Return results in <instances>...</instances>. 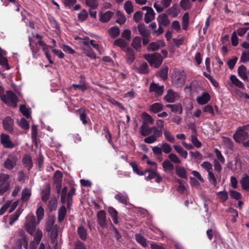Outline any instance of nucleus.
I'll return each instance as SVG.
<instances>
[{
    "instance_id": "f257e3e1",
    "label": "nucleus",
    "mask_w": 249,
    "mask_h": 249,
    "mask_svg": "<svg viewBox=\"0 0 249 249\" xmlns=\"http://www.w3.org/2000/svg\"><path fill=\"white\" fill-rule=\"evenodd\" d=\"M151 66H153L155 68H159L161 65L163 58L162 55L158 53L152 54H147L143 55Z\"/></svg>"
},
{
    "instance_id": "f03ea898",
    "label": "nucleus",
    "mask_w": 249,
    "mask_h": 249,
    "mask_svg": "<svg viewBox=\"0 0 249 249\" xmlns=\"http://www.w3.org/2000/svg\"><path fill=\"white\" fill-rule=\"evenodd\" d=\"M0 98L1 101L5 103H10L13 106H16L18 97L16 94L12 90H7L6 94L3 93V88L0 87Z\"/></svg>"
},
{
    "instance_id": "7ed1b4c3",
    "label": "nucleus",
    "mask_w": 249,
    "mask_h": 249,
    "mask_svg": "<svg viewBox=\"0 0 249 249\" xmlns=\"http://www.w3.org/2000/svg\"><path fill=\"white\" fill-rule=\"evenodd\" d=\"M9 178L10 176L8 174L3 173L0 174V196L3 195L10 189Z\"/></svg>"
},
{
    "instance_id": "20e7f679",
    "label": "nucleus",
    "mask_w": 249,
    "mask_h": 249,
    "mask_svg": "<svg viewBox=\"0 0 249 249\" xmlns=\"http://www.w3.org/2000/svg\"><path fill=\"white\" fill-rule=\"evenodd\" d=\"M186 75L183 71H176L172 76V83L177 87H180L185 83Z\"/></svg>"
},
{
    "instance_id": "39448f33",
    "label": "nucleus",
    "mask_w": 249,
    "mask_h": 249,
    "mask_svg": "<svg viewBox=\"0 0 249 249\" xmlns=\"http://www.w3.org/2000/svg\"><path fill=\"white\" fill-rule=\"evenodd\" d=\"M18 158L14 154H10L4 163V167L8 170L12 169L17 164Z\"/></svg>"
},
{
    "instance_id": "423d86ee",
    "label": "nucleus",
    "mask_w": 249,
    "mask_h": 249,
    "mask_svg": "<svg viewBox=\"0 0 249 249\" xmlns=\"http://www.w3.org/2000/svg\"><path fill=\"white\" fill-rule=\"evenodd\" d=\"M249 134L246 131L238 127L233 137L234 140L237 142L240 143L243 141L247 140L248 139Z\"/></svg>"
},
{
    "instance_id": "0eeeda50",
    "label": "nucleus",
    "mask_w": 249,
    "mask_h": 249,
    "mask_svg": "<svg viewBox=\"0 0 249 249\" xmlns=\"http://www.w3.org/2000/svg\"><path fill=\"white\" fill-rule=\"evenodd\" d=\"M29 41L30 42L29 46L34 55L36 54L39 50V48L37 46V45L40 46L44 45L45 44V42L42 39H40L38 41H36L31 36H29Z\"/></svg>"
},
{
    "instance_id": "6e6552de",
    "label": "nucleus",
    "mask_w": 249,
    "mask_h": 249,
    "mask_svg": "<svg viewBox=\"0 0 249 249\" xmlns=\"http://www.w3.org/2000/svg\"><path fill=\"white\" fill-rule=\"evenodd\" d=\"M0 137L1 143L4 147L12 149L15 147L14 144L10 141L8 135L2 133Z\"/></svg>"
},
{
    "instance_id": "1a4fd4ad",
    "label": "nucleus",
    "mask_w": 249,
    "mask_h": 249,
    "mask_svg": "<svg viewBox=\"0 0 249 249\" xmlns=\"http://www.w3.org/2000/svg\"><path fill=\"white\" fill-rule=\"evenodd\" d=\"M36 225V219L33 217L25 225L27 231L32 235L35 231Z\"/></svg>"
},
{
    "instance_id": "9d476101",
    "label": "nucleus",
    "mask_w": 249,
    "mask_h": 249,
    "mask_svg": "<svg viewBox=\"0 0 249 249\" xmlns=\"http://www.w3.org/2000/svg\"><path fill=\"white\" fill-rule=\"evenodd\" d=\"M13 120L10 117H7L3 120V126L5 130L12 133L14 131L13 125Z\"/></svg>"
},
{
    "instance_id": "9b49d317",
    "label": "nucleus",
    "mask_w": 249,
    "mask_h": 249,
    "mask_svg": "<svg viewBox=\"0 0 249 249\" xmlns=\"http://www.w3.org/2000/svg\"><path fill=\"white\" fill-rule=\"evenodd\" d=\"M237 72L239 76L244 81L247 82L249 81V77L247 75L248 73V70H247V68L244 65H240L238 67Z\"/></svg>"
},
{
    "instance_id": "f8f14e48",
    "label": "nucleus",
    "mask_w": 249,
    "mask_h": 249,
    "mask_svg": "<svg viewBox=\"0 0 249 249\" xmlns=\"http://www.w3.org/2000/svg\"><path fill=\"white\" fill-rule=\"evenodd\" d=\"M98 223L102 227L107 226L106 215L105 211L104 210L99 211L97 214Z\"/></svg>"
},
{
    "instance_id": "ddd939ff",
    "label": "nucleus",
    "mask_w": 249,
    "mask_h": 249,
    "mask_svg": "<svg viewBox=\"0 0 249 249\" xmlns=\"http://www.w3.org/2000/svg\"><path fill=\"white\" fill-rule=\"evenodd\" d=\"M149 89L150 91L155 92L159 95H161L164 91V86H160L159 84L152 82L150 85Z\"/></svg>"
},
{
    "instance_id": "4468645a",
    "label": "nucleus",
    "mask_w": 249,
    "mask_h": 249,
    "mask_svg": "<svg viewBox=\"0 0 249 249\" xmlns=\"http://www.w3.org/2000/svg\"><path fill=\"white\" fill-rule=\"evenodd\" d=\"M51 195V185L47 184L41 192V199L44 202H47Z\"/></svg>"
},
{
    "instance_id": "2eb2a0df",
    "label": "nucleus",
    "mask_w": 249,
    "mask_h": 249,
    "mask_svg": "<svg viewBox=\"0 0 249 249\" xmlns=\"http://www.w3.org/2000/svg\"><path fill=\"white\" fill-rule=\"evenodd\" d=\"M196 100L198 104L204 105L210 100V96L208 92H204L201 95L197 97Z\"/></svg>"
},
{
    "instance_id": "dca6fc26",
    "label": "nucleus",
    "mask_w": 249,
    "mask_h": 249,
    "mask_svg": "<svg viewBox=\"0 0 249 249\" xmlns=\"http://www.w3.org/2000/svg\"><path fill=\"white\" fill-rule=\"evenodd\" d=\"M137 28L140 34L142 37H149L150 36V32L143 23H140L137 26Z\"/></svg>"
},
{
    "instance_id": "f3484780",
    "label": "nucleus",
    "mask_w": 249,
    "mask_h": 249,
    "mask_svg": "<svg viewBox=\"0 0 249 249\" xmlns=\"http://www.w3.org/2000/svg\"><path fill=\"white\" fill-rule=\"evenodd\" d=\"M42 237V232L40 230L38 229L34 235V240L30 242V246L36 247L39 244Z\"/></svg>"
},
{
    "instance_id": "a211bd4d",
    "label": "nucleus",
    "mask_w": 249,
    "mask_h": 249,
    "mask_svg": "<svg viewBox=\"0 0 249 249\" xmlns=\"http://www.w3.org/2000/svg\"><path fill=\"white\" fill-rule=\"evenodd\" d=\"M77 114L79 115L80 120L84 125L88 124V120L86 114V110L84 108H80L76 110Z\"/></svg>"
},
{
    "instance_id": "6ab92c4d",
    "label": "nucleus",
    "mask_w": 249,
    "mask_h": 249,
    "mask_svg": "<svg viewBox=\"0 0 249 249\" xmlns=\"http://www.w3.org/2000/svg\"><path fill=\"white\" fill-rule=\"evenodd\" d=\"M113 45L114 46L119 47L123 51L126 50V49L129 48V47L127 45L128 44L126 42V41L122 38H119L116 39L114 41Z\"/></svg>"
},
{
    "instance_id": "aec40b11",
    "label": "nucleus",
    "mask_w": 249,
    "mask_h": 249,
    "mask_svg": "<svg viewBox=\"0 0 249 249\" xmlns=\"http://www.w3.org/2000/svg\"><path fill=\"white\" fill-rule=\"evenodd\" d=\"M124 52L126 53L127 63L129 64H131L135 59L134 51L131 48L129 47Z\"/></svg>"
},
{
    "instance_id": "412c9836",
    "label": "nucleus",
    "mask_w": 249,
    "mask_h": 249,
    "mask_svg": "<svg viewBox=\"0 0 249 249\" xmlns=\"http://www.w3.org/2000/svg\"><path fill=\"white\" fill-rule=\"evenodd\" d=\"M137 72L142 74H147L149 71V69L148 64L146 62H142L139 67L136 68Z\"/></svg>"
},
{
    "instance_id": "4be33fe9",
    "label": "nucleus",
    "mask_w": 249,
    "mask_h": 249,
    "mask_svg": "<svg viewBox=\"0 0 249 249\" xmlns=\"http://www.w3.org/2000/svg\"><path fill=\"white\" fill-rule=\"evenodd\" d=\"M177 93L169 89L167 90L166 95L164 97V99L167 102L173 103L176 99Z\"/></svg>"
},
{
    "instance_id": "5701e85b",
    "label": "nucleus",
    "mask_w": 249,
    "mask_h": 249,
    "mask_svg": "<svg viewBox=\"0 0 249 249\" xmlns=\"http://www.w3.org/2000/svg\"><path fill=\"white\" fill-rule=\"evenodd\" d=\"M159 24H161L164 26H167L170 23V21L168 17L165 14H160L158 18Z\"/></svg>"
},
{
    "instance_id": "b1692460",
    "label": "nucleus",
    "mask_w": 249,
    "mask_h": 249,
    "mask_svg": "<svg viewBox=\"0 0 249 249\" xmlns=\"http://www.w3.org/2000/svg\"><path fill=\"white\" fill-rule=\"evenodd\" d=\"M135 238L136 241L143 248H145L147 246L146 239L141 234H135Z\"/></svg>"
},
{
    "instance_id": "393cba45",
    "label": "nucleus",
    "mask_w": 249,
    "mask_h": 249,
    "mask_svg": "<svg viewBox=\"0 0 249 249\" xmlns=\"http://www.w3.org/2000/svg\"><path fill=\"white\" fill-rule=\"evenodd\" d=\"M240 183L244 190H249V177L247 174H245L243 175L240 180Z\"/></svg>"
},
{
    "instance_id": "a878e982",
    "label": "nucleus",
    "mask_w": 249,
    "mask_h": 249,
    "mask_svg": "<svg viewBox=\"0 0 249 249\" xmlns=\"http://www.w3.org/2000/svg\"><path fill=\"white\" fill-rule=\"evenodd\" d=\"M230 79L233 85L240 89L244 88V84L243 83L239 80L235 75H231Z\"/></svg>"
},
{
    "instance_id": "bb28decb",
    "label": "nucleus",
    "mask_w": 249,
    "mask_h": 249,
    "mask_svg": "<svg viewBox=\"0 0 249 249\" xmlns=\"http://www.w3.org/2000/svg\"><path fill=\"white\" fill-rule=\"evenodd\" d=\"M175 169L176 174L178 177L185 179L187 178V173L183 167L176 166Z\"/></svg>"
},
{
    "instance_id": "cd10ccee",
    "label": "nucleus",
    "mask_w": 249,
    "mask_h": 249,
    "mask_svg": "<svg viewBox=\"0 0 249 249\" xmlns=\"http://www.w3.org/2000/svg\"><path fill=\"white\" fill-rule=\"evenodd\" d=\"M113 13L110 11L106 12L104 14H100V20L103 23L108 21L113 15Z\"/></svg>"
},
{
    "instance_id": "c85d7f7f",
    "label": "nucleus",
    "mask_w": 249,
    "mask_h": 249,
    "mask_svg": "<svg viewBox=\"0 0 249 249\" xmlns=\"http://www.w3.org/2000/svg\"><path fill=\"white\" fill-rule=\"evenodd\" d=\"M155 13L153 9L146 12L144 15V21L146 23H148L155 18Z\"/></svg>"
},
{
    "instance_id": "c756f323",
    "label": "nucleus",
    "mask_w": 249,
    "mask_h": 249,
    "mask_svg": "<svg viewBox=\"0 0 249 249\" xmlns=\"http://www.w3.org/2000/svg\"><path fill=\"white\" fill-rule=\"evenodd\" d=\"M173 147L176 152L181 155L184 159H186L188 157V153L179 145H174Z\"/></svg>"
},
{
    "instance_id": "7c9ffc66",
    "label": "nucleus",
    "mask_w": 249,
    "mask_h": 249,
    "mask_svg": "<svg viewBox=\"0 0 249 249\" xmlns=\"http://www.w3.org/2000/svg\"><path fill=\"white\" fill-rule=\"evenodd\" d=\"M67 210L65 206H62L58 211V220L59 222H62L66 215Z\"/></svg>"
},
{
    "instance_id": "2f4dec72",
    "label": "nucleus",
    "mask_w": 249,
    "mask_h": 249,
    "mask_svg": "<svg viewBox=\"0 0 249 249\" xmlns=\"http://www.w3.org/2000/svg\"><path fill=\"white\" fill-rule=\"evenodd\" d=\"M150 111L155 113L159 112L162 110L163 106L161 104L155 103L151 105L150 107Z\"/></svg>"
},
{
    "instance_id": "473e14b6",
    "label": "nucleus",
    "mask_w": 249,
    "mask_h": 249,
    "mask_svg": "<svg viewBox=\"0 0 249 249\" xmlns=\"http://www.w3.org/2000/svg\"><path fill=\"white\" fill-rule=\"evenodd\" d=\"M77 233L82 240H86L87 237V230L83 226H79L77 229Z\"/></svg>"
},
{
    "instance_id": "72a5a7b5",
    "label": "nucleus",
    "mask_w": 249,
    "mask_h": 249,
    "mask_svg": "<svg viewBox=\"0 0 249 249\" xmlns=\"http://www.w3.org/2000/svg\"><path fill=\"white\" fill-rule=\"evenodd\" d=\"M108 212L110 216H111L113 222L115 224H117L118 223L117 211L113 207H109L108 208Z\"/></svg>"
},
{
    "instance_id": "f704fd0d",
    "label": "nucleus",
    "mask_w": 249,
    "mask_h": 249,
    "mask_svg": "<svg viewBox=\"0 0 249 249\" xmlns=\"http://www.w3.org/2000/svg\"><path fill=\"white\" fill-rule=\"evenodd\" d=\"M22 162L28 170H30L32 168L33 166V162L29 156L25 155L23 158Z\"/></svg>"
},
{
    "instance_id": "c9c22d12",
    "label": "nucleus",
    "mask_w": 249,
    "mask_h": 249,
    "mask_svg": "<svg viewBox=\"0 0 249 249\" xmlns=\"http://www.w3.org/2000/svg\"><path fill=\"white\" fill-rule=\"evenodd\" d=\"M120 33V29L117 26L112 27L108 30V34L113 38H116L118 36Z\"/></svg>"
},
{
    "instance_id": "e433bc0d",
    "label": "nucleus",
    "mask_w": 249,
    "mask_h": 249,
    "mask_svg": "<svg viewBox=\"0 0 249 249\" xmlns=\"http://www.w3.org/2000/svg\"><path fill=\"white\" fill-rule=\"evenodd\" d=\"M31 196V191L28 188H25L22 192L21 199L23 202L28 200Z\"/></svg>"
},
{
    "instance_id": "4c0bfd02",
    "label": "nucleus",
    "mask_w": 249,
    "mask_h": 249,
    "mask_svg": "<svg viewBox=\"0 0 249 249\" xmlns=\"http://www.w3.org/2000/svg\"><path fill=\"white\" fill-rule=\"evenodd\" d=\"M22 211L23 210L21 209H18L16 212L11 215L9 221L10 225H13L18 219Z\"/></svg>"
},
{
    "instance_id": "58836bf2",
    "label": "nucleus",
    "mask_w": 249,
    "mask_h": 249,
    "mask_svg": "<svg viewBox=\"0 0 249 249\" xmlns=\"http://www.w3.org/2000/svg\"><path fill=\"white\" fill-rule=\"evenodd\" d=\"M142 39L140 36L135 37L131 43V46L136 50H138L141 48Z\"/></svg>"
},
{
    "instance_id": "ea45409f",
    "label": "nucleus",
    "mask_w": 249,
    "mask_h": 249,
    "mask_svg": "<svg viewBox=\"0 0 249 249\" xmlns=\"http://www.w3.org/2000/svg\"><path fill=\"white\" fill-rule=\"evenodd\" d=\"M162 167L165 171L172 172L174 168V165L168 160H165L162 163Z\"/></svg>"
},
{
    "instance_id": "a19ab883",
    "label": "nucleus",
    "mask_w": 249,
    "mask_h": 249,
    "mask_svg": "<svg viewBox=\"0 0 249 249\" xmlns=\"http://www.w3.org/2000/svg\"><path fill=\"white\" fill-rule=\"evenodd\" d=\"M63 175L62 173L57 170L56 171L53 176L54 184H62Z\"/></svg>"
},
{
    "instance_id": "79ce46f5",
    "label": "nucleus",
    "mask_w": 249,
    "mask_h": 249,
    "mask_svg": "<svg viewBox=\"0 0 249 249\" xmlns=\"http://www.w3.org/2000/svg\"><path fill=\"white\" fill-rule=\"evenodd\" d=\"M84 53L88 57L94 59L96 58V54L90 46L87 47L83 49Z\"/></svg>"
},
{
    "instance_id": "37998d69",
    "label": "nucleus",
    "mask_w": 249,
    "mask_h": 249,
    "mask_svg": "<svg viewBox=\"0 0 249 249\" xmlns=\"http://www.w3.org/2000/svg\"><path fill=\"white\" fill-rule=\"evenodd\" d=\"M115 198L125 205L127 204V196L120 193L116 194L115 196Z\"/></svg>"
},
{
    "instance_id": "c03bdc74",
    "label": "nucleus",
    "mask_w": 249,
    "mask_h": 249,
    "mask_svg": "<svg viewBox=\"0 0 249 249\" xmlns=\"http://www.w3.org/2000/svg\"><path fill=\"white\" fill-rule=\"evenodd\" d=\"M143 122L144 124H152L154 123V120L152 117L148 114L144 112L142 113Z\"/></svg>"
},
{
    "instance_id": "a18cd8bd",
    "label": "nucleus",
    "mask_w": 249,
    "mask_h": 249,
    "mask_svg": "<svg viewBox=\"0 0 249 249\" xmlns=\"http://www.w3.org/2000/svg\"><path fill=\"white\" fill-rule=\"evenodd\" d=\"M124 8L128 14H131L133 12V7L131 1H126L124 4Z\"/></svg>"
},
{
    "instance_id": "49530a36",
    "label": "nucleus",
    "mask_w": 249,
    "mask_h": 249,
    "mask_svg": "<svg viewBox=\"0 0 249 249\" xmlns=\"http://www.w3.org/2000/svg\"><path fill=\"white\" fill-rule=\"evenodd\" d=\"M168 67L164 66L159 72V76L163 79L166 80L168 77Z\"/></svg>"
},
{
    "instance_id": "de8ad7c7",
    "label": "nucleus",
    "mask_w": 249,
    "mask_h": 249,
    "mask_svg": "<svg viewBox=\"0 0 249 249\" xmlns=\"http://www.w3.org/2000/svg\"><path fill=\"white\" fill-rule=\"evenodd\" d=\"M189 20V15L186 13L182 17V29L186 30L188 27Z\"/></svg>"
},
{
    "instance_id": "09e8293b",
    "label": "nucleus",
    "mask_w": 249,
    "mask_h": 249,
    "mask_svg": "<svg viewBox=\"0 0 249 249\" xmlns=\"http://www.w3.org/2000/svg\"><path fill=\"white\" fill-rule=\"evenodd\" d=\"M48 207L50 211H54L57 207V200L55 197H52L49 201Z\"/></svg>"
},
{
    "instance_id": "8fccbe9b",
    "label": "nucleus",
    "mask_w": 249,
    "mask_h": 249,
    "mask_svg": "<svg viewBox=\"0 0 249 249\" xmlns=\"http://www.w3.org/2000/svg\"><path fill=\"white\" fill-rule=\"evenodd\" d=\"M116 14L119 19L116 20V22L120 24V25L124 24L126 20L125 16L120 11H118Z\"/></svg>"
},
{
    "instance_id": "3c124183",
    "label": "nucleus",
    "mask_w": 249,
    "mask_h": 249,
    "mask_svg": "<svg viewBox=\"0 0 249 249\" xmlns=\"http://www.w3.org/2000/svg\"><path fill=\"white\" fill-rule=\"evenodd\" d=\"M18 124L21 128L24 129H28L29 128V124L28 121L25 118H22L18 121Z\"/></svg>"
},
{
    "instance_id": "603ef678",
    "label": "nucleus",
    "mask_w": 249,
    "mask_h": 249,
    "mask_svg": "<svg viewBox=\"0 0 249 249\" xmlns=\"http://www.w3.org/2000/svg\"><path fill=\"white\" fill-rule=\"evenodd\" d=\"M161 147L162 149V151L166 154L170 153L172 150L171 145L166 142H162Z\"/></svg>"
},
{
    "instance_id": "864d4df0",
    "label": "nucleus",
    "mask_w": 249,
    "mask_h": 249,
    "mask_svg": "<svg viewBox=\"0 0 249 249\" xmlns=\"http://www.w3.org/2000/svg\"><path fill=\"white\" fill-rule=\"evenodd\" d=\"M158 137L157 135L153 134L146 137L144 139V142L146 143H152L157 141V138Z\"/></svg>"
},
{
    "instance_id": "5fc2aeb1",
    "label": "nucleus",
    "mask_w": 249,
    "mask_h": 249,
    "mask_svg": "<svg viewBox=\"0 0 249 249\" xmlns=\"http://www.w3.org/2000/svg\"><path fill=\"white\" fill-rule=\"evenodd\" d=\"M214 153L216 156L217 160L221 163H224L225 160L221 152L217 148H215L214 149Z\"/></svg>"
},
{
    "instance_id": "6e6d98bb",
    "label": "nucleus",
    "mask_w": 249,
    "mask_h": 249,
    "mask_svg": "<svg viewBox=\"0 0 249 249\" xmlns=\"http://www.w3.org/2000/svg\"><path fill=\"white\" fill-rule=\"evenodd\" d=\"M97 0H86V3L92 9H96L98 6Z\"/></svg>"
},
{
    "instance_id": "4d7b16f0",
    "label": "nucleus",
    "mask_w": 249,
    "mask_h": 249,
    "mask_svg": "<svg viewBox=\"0 0 249 249\" xmlns=\"http://www.w3.org/2000/svg\"><path fill=\"white\" fill-rule=\"evenodd\" d=\"M191 142L194 146L196 148H200L202 146L201 142L198 140L196 135H192L191 136Z\"/></svg>"
},
{
    "instance_id": "13d9d810",
    "label": "nucleus",
    "mask_w": 249,
    "mask_h": 249,
    "mask_svg": "<svg viewBox=\"0 0 249 249\" xmlns=\"http://www.w3.org/2000/svg\"><path fill=\"white\" fill-rule=\"evenodd\" d=\"M180 4L182 8L185 10L190 9L191 6L190 0H181Z\"/></svg>"
},
{
    "instance_id": "bf43d9fd",
    "label": "nucleus",
    "mask_w": 249,
    "mask_h": 249,
    "mask_svg": "<svg viewBox=\"0 0 249 249\" xmlns=\"http://www.w3.org/2000/svg\"><path fill=\"white\" fill-rule=\"evenodd\" d=\"M208 178L209 181L211 182V183L213 184L214 186H216V185L217 184V180L215 178V177L212 171L209 172V173H208Z\"/></svg>"
},
{
    "instance_id": "052dcab7",
    "label": "nucleus",
    "mask_w": 249,
    "mask_h": 249,
    "mask_svg": "<svg viewBox=\"0 0 249 249\" xmlns=\"http://www.w3.org/2000/svg\"><path fill=\"white\" fill-rule=\"evenodd\" d=\"M88 14L87 11L85 9L82 11L78 15V20L80 21H85L88 18Z\"/></svg>"
},
{
    "instance_id": "680f3d73",
    "label": "nucleus",
    "mask_w": 249,
    "mask_h": 249,
    "mask_svg": "<svg viewBox=\"0 0 249 249\" xmlns=\"http://www.w3.org/2000/svg\"><path fill=\"white\" fill-rule=\"evenodd\" d=\"M168 158L170 160L176 164H180L181 163V160L178 158V157L174 153H171L168 155Z\"/></svg>"
},
{
    "instance_id": "e2e57ef3",
    "label": "nucleus",
    "mask_w": 249,
    "mask_h": 249,
    "mask_svg": "<svg viewBox=\"0 0 249 249\" xmlns=\"http://www.w3.org/2000/svg\"><path fill=\"white\" fill-rule=\"evenodd\" d=\"M20 111L21 112L22 114L26 118H29L30 117V114L28 109H27L26 106L24 105H22L20 106Z\"/></svg>"
},
{
    "instance_id": "0e129e2a",
    "label": "nucleus",
    "mask_w": 249,
    "mask_h": 249,
    "mask_svg": "<svg viewBox=\"0 0 249 249\" xmlns=\"http://www.w3.org/2000/svg\"><path fill=\"white\" fill-rule=\"evenodd\" d=\"M201 166L206 170L208 172V173H209V172H212L213 170V165L212 164L208 162V161H204L201 164Z\"/></svg>"
},
{
    "instance_id": "69168bd1",
    "label": "nucleus",
    "mask_w": 249,
    "mask_h": 249,
    "mask_svg": "<svg viewBox=\"0 0 249 249\" xmlns=\"http://www.w3.org/2000/svg\"><path fill=\"white\" fill-rule=\"evenodd\" d=\"M56 226H54V220H49L46 226V230L48 232H50L53 229V228H56Z\"/></svg>"
},
{
    "instance_id": "338daca9",
    "label": "nucleus",
    "mask_w": 249,
    "mask_h": 249,
    "mask_svg": "<svg viewBox=\"0 0 249 249\" xmlns=\"http://www.w3.org/2000/svg\"><path fill=\"white\" fill-rule=\"evenodd\" d=\"M130 165L135 173L139 175L142 176L144 174V173L140 171L137 166V163L135 162H132L130 163Z\"/></svg>"
},
{
    "instance_id": "774afa93",
    "label": "nucleus",
    "mask_w": 249,
    "mask_h": 249,
    "mask_svg": "<svg viewBox=\"0 0 249 249\" xmlns=\"http://www.w3.org/2000/svg\"><path fill=\"white\" fill-rule=\"evenodd\" d=\"M164 135L166 139L170 142H174L175 141V138L172 136L170 132L167 130H164Z\"/></svg>"
}]
</instances>
